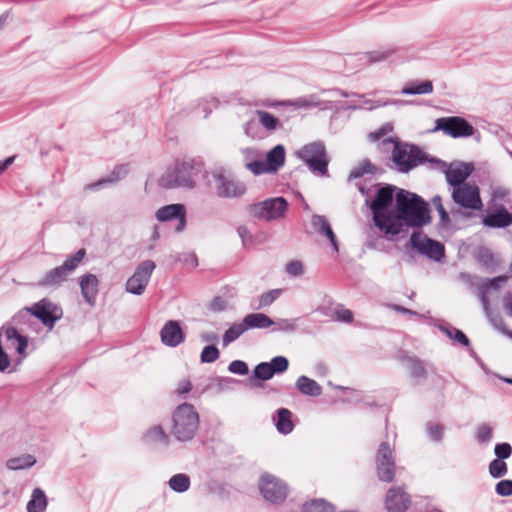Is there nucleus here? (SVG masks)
<instances>
[{
	"instance_id": "5",
	"label": "nucleus",
	"mask_w": 512,
	"mask_h": 512,
	"mask_svg": "<svg viewBox=\"0 0 512 512\" xmlns=\"http://www.w3.org/2000/svg\"><path fill=\"white\" fill-rule=\"evenodd\" d=\"M395 188L387 185L380 187L377 191L375 199L371 202L370 208L373 213L375 225L386 234L398 235L399 230L396 228V220H393V214H387L385 211L392 204L394 199Z\"/></svg>"
},
{
	"instance_id": "3",
	"label": "nucleus",
	"mask_w": 512,
	"mask_h": 512,
	"mask_svg": "<svg viewBox=\"0 0 512 512\" xmlns=\"http://www.w3.org/2000/svg\"><path fill=\"white\" fill-rule=\"evenodd\" d=\"M389 144L393 145L390 167L399 173H409L426 162L427 154L417 145L400 142L391 136L383 141L384 146Z\"/></svg>"
},
{
	"instance_id": "53",
	"label": "nucleus",
	"mask_w": 512,
	"mask_h": 512,
	"mask_svg": "<svg viewBox=\"0 0 512 512\" xmlns=\"http://www.w3.org/2000/svg\"><path fill=\"white\" fill-rule=\"evenodd\" d=\"M228 371L232 374L244 376L249 373V366L243 360H233L228 365Z\"/></svg>"
},
{
	"instance_id": "42",
	"label": "nucleus",
	"mask_w": 512,
	"mask_h": 512,
	"mask_svg": "<svg viewBox=\"0 0 512 512\" xmlns=\"http://www.w3.org/2000/svg\"><path fill=\"white\" fill-rule=\"evenodd\" d=\"M220 357V351L215 344L204 346L200 353L201 363L210 364L217 361Z\"/></svg>"
},
{
	"instance_id": "6",
	"label": "nucleus",
	"mask_w": 512,
	"mask_h": 512,
	"mask_svg": "<svg viewBox=\"0 0 512 512\" xmlns=\"http://www.w3.org/2000/svg\"><path fill=\"white\" fill-rule=\"evenodd\" d=\"M86 256L84 248L78 249L71 255H68L64 262L46 273L38 280L37 286L43 289L56 290L60 288L81 264Z\"/></svg>"
},
{
	"instance_id": "48",
	"label": "nucleus",
	"mask_w": 512,
	"mask_h": 512,
	"mask_svg": "<svg viewBox=\"0 0 512 512\" xmlns=\"http://www.w3.org/2000/svg\"><path fill=\"white\" fill-rule=\"evenodd\" d=\"M483 309H484L486 317L489 319V321L493 325V327L499 331L504 332L505 324H504V321H503L501 315L498 312H493L490 309V304L487 306H483Z\"/></svg>"
},
{
	"instance_id": "61",
	"label": "nucleus",
	"mask_w": 512,
	"mask_h": 512,
	"mask_svg": "<svg viewBox=\"0 0 512 512\" xmlns=\"http://www.w3.org/2000/svg\"><path fill=\"white\" fill-rule=\"evenodd\" d=\"M226 308L227 301L221 296H215L208 305V309L213 312H222Z\"/></svg>"
},
{
	"instance_id": "60",
	"label": "nucleus",
	"mask_w": 512,
	"mask_h": 512,
	"mask_svg": "<svg viewBox=\"0 0 512 512\" xmlns=\"http://www.w3.org/2000/svg\"><path fill=\"white\" fill-rule=\"evenodd\" d=\"M109 186H111V183L109 182L107 177H103L92 183L86 184L83 189L84 191H100Z\"/></svg>"
},
{
	"instance_id": "24",
	"label": "nucleus",
	"mask_w": 512,
	"mask_h": 512,
	"mask_svg": "<svg viewBox=\"0 0 512 512\" xmlns=\"http://www.w3.org/2000/svg\"><path fill=\"white\" fill-rule=\"evenodd\" d=\"M509 277L507 275H502L494 278H487L483 280V282L479 286V298L482 306L489 305L490 301L488 298V294L491 290L498 291L502 285L506 284Z\"/></svg>"
},
{
	"instance_id": "34",
	"label": "nucleus",
	"mask_w": 512,
	"mask_h": 512,
	"mask_svg": "<svg viewBox=\"0 0 512 512\" xmlns=\"http://www.w3.org/2000/svg\"><path fill=\"white\" fill-rule=\"evenodd\" d=\"M169 488L176 493H185L190 489L191 478L186 473H177L167 482Z\"/></svg>"
},
{
	"instance_id": "17",
	"label": "nucleus",
	"mask_w": 512,
	"mask_h": 512,
	"mask_svg": "<svg viewBox=\"0 0 512 512\" xmlns=\"http://www.w3.org/2000/svg\"><path fill=\"white\" fill-rule=\"evenodd\" d=\"M296 155L314 174L320 175V141L304 145Z\"/></svg>"
},
{
	"instance_id": "32",
	"label": "nucleus",
	"mask_w": 512,
	"mask_h": 512,
	"mask_svg": "<svg viewBox=\"0 0 512 512\" xmlns=\"http://www.w3.org/2000/svg\"><path fill=\"white\" fill-rule=\"evenodd\" d=\"M433 92V83L430 80L411 81L404 85L401 90L405 95H426Z\"/></svg>"
},
{
	"instance_id": "30",
	"label": "nucleus",
	"mask_w": 512,
	"mask_h": 512,
	"mask_svg": "<svg viewBox=\"0 0 512 512\" xmlns=\"http://www.w3.org/2000/svg\"><path fill=\"white\" fill-rule=\"evenodd\" d=\"M295 388L304 396L316 397L320 395V384L305 375L297 378Z\"/></svg>"
},
{
	"instance_id": "56",
	"label": "nucleus",
	"mask_w": 512,
	"mask_h": 512,
	"mask_svg": "<svg viewBox=\"0 0 512 512\" xmlns=\"http://www.w3.org/2000/svg\"><path fill=\"white\" fill-rule=\"evenodd\" d=\"M494 453L496 455V459L505 460L510 458L512 455V447L509 443H498L495 445Z\"/></svg>"
},
{
	"instance_id": "38",
	"label": "nucleus",
	"mask_w": 512,
	"mask_h": 512,
	"mask_svg": "<svg viewBox=\"0 0 512 512\" xmlns=\"http://www.w3.org/2000/svg\"><path fill=\"white\" fill-rule=\"evenodd\" d=\"M334 395L337 397V401L341 402H354L357 401L360 397L357 391L351 390L349 388H345L342 386H336L333 388ZM328 397V395H326ZM330 401L334 402L336 399H333L332 396H329Z\"/></svg>"
},
{
	"instance_id": "9",
	"label": "nucleus",
	"mask_w": 512,
	"mask_h": 512,
	"mask_svg": "<svg viewBox=\"0 0 512 512\" xmlns=\"http://www.w3.org/2000/svg\"><path fill=\"white\" fill-rule=\"evenodd\" d=\"M32 314L48 329H53L55 324L63 317V310L60 305L52 302L48 298L32 304Z\"/></svg>"
},
{
	"instance_id": "18",
	"label": "nucleus",
	"mask_w": 512,
	"mask_h": 512,
	"mask_svg": "<svg viewBox=\"0 0 512 512\" xmlns=\"http://www.w3.org/2000/svg\"><path fill=\"white\" fill-rule=\"evenodd\" d=\"M397 52L398 48L394 46H387L376 50L359 53L355 57L361 67H367L373 64L384 62Z\"/></svg>"
},
{
	"instance_id": "16",
	"label": "nucleus",
	"mask_w": 512,
	"mask_h": 512,
	"mask_svg": "<svg viewBox=\"0 0 512 512\" xmlns=\"http://www.w3.org/2000/svg\"><path fill=\"white\" fill-rule=\"evenodd\" d=\"M161 342L171 348L185 342L186 334L178 320H168L160 330Z\"/></svg>"
},
{
	"instance_id": "44",
	"label": "nucleus",
	"mask_w": 512,
	"mask_h": 512,
	"mask_svg": "<svg viewBox=\"0 0 512 512\" xmlns=\"http://www.w3.org/2000/svg\"><path fill=\"white\" fill-rule=\"evenodd\" d=\"M489 474L492 478L498 479L505 476L508 472L507 464L504 460L494 459L489 463Z\"/></svg>"
},
{
	"instance_id": "7",
	"label": "nucleus",
	"mask_w": 512,
	"mask_h": 512,
	"mask_svg": "<svg viewBox=\"0 0 512 512\" xmlns=\"http://www.w3.org/2000/svg\"><path fill=\"white\" fill-rule=\"evenodd\" d=\"M287 208V200L280 196L250 205L249 213L257 219L272 221L283 217Z\"/></svg>"
},
{
	"instance_id": "27",
	"label": "nucleus",
	"mask_w": 512,
	"mask_h": 512,
	"mask_svg": "<svg viewBox=\"0 0 512 512\" xmlns=\"http://www.w3.org/2000/svg\"><path fill=\"white\" fill-rule=\"evenodd\" d=\"M401 362L413 379L422 380L426 377L425 365L419 358L403 354L401 356Z\"/></svg>"
},
{
	"instance_id": "64",
	"label": "nucleus",
	"mask_w": 512,
	"mask_h": 512,
	"mask_svg": "<svg viewBox=\"0 0 512 512\" xmlns=\"http://www.w3.org/2000/svg\"><path fill=\"white\" fill-rule=\"evenodd\" d=\"M425 163H428L429 167L431 169L439 170V171H442V172H444V170L448 166V164L445 161H443L441 159H438L436 157L429 156L428 154H427V159H426Z\"/></svg>"
},
{
	"instance_id": "50",
	"label": "nucleus",
	"mask_w": 512,
	"mask_h": 512,
	"mask_svg": "<svg viewBox=\"0 0 512 512\" xmlns=\"http://www.w3.org/2000/svg\"><path fill=\"white\" fill-rule=\"evenodd\" d=\"M247 168L254 175H262V174H273L269 166L266 164V160H254L247 164Z\"/></svg>"
},
{
	"instance_id": "10",
	"label": "nucleus",
	"mask_w": 512,
	"mask_h": 512,
	"mask_svg": "<svg viewBox=\"0 0 512 512\" xmlns=\"http://www.w3.org/2000/svg\"><path fill=\"white\" fill-rule=\"evenodd\" d=\"M155 268L156 264L152 260L142 261L126 281V291L136 296L142 295Z\"/></svg>"
},
{
	"instance_id": "43",
	"label": "nucleus",
	"mask_w": 512,
	"mask_h": 512,
	"mask_svg": "<svg viewBox=\"0 0 512 512\" xmlns=\"http://www.w3.org/2000/svg\"><path fill=\"white\" fill-rule=\"evenodd\" d=\"M440 330L444 332L449 338L460 343L462 346H469L470 342L468 337L459 329L454 327L441 326Z\"/></svg>"
},
{
	"instance_id": "37",
	"label": "nucleus",
	"mask_w": 512,
	"mask_h": 512,
	"mask_svg": "<svg viewBox=\"0 0 512 512\" xmlns=\"http://www.w3.org/2000/svg\"><path fill=\"white\" fill-rule=\"evenodd\" d=\"M247 330L243 320L241 322L233 323L223 334L222 344L224 347L228 346L235 340H237Z\"/></svg>"
},
{
	"instance_id": "58",
	"label": "nucleus",
	"mask_w": 512,
	"mask_h": 512,
	"mask_svg": "<svg viewBox=\"0 0 512 512\" xmlns=\"http://www.w3.org/2000/svg\"><path fill=\"white\" fill-rule=\"evenodd\" d=\"M495 492L502 497H507L512 495V480L505 479L499 481L495 486Z\"/></svg>"
},
{
	"instance_id": "25",
	"label": "nucleus",
	"mask_w": 512,
	"mask_h": 512,
	"mask_svg": "<svg viewBox=\"0 0 512 512\" xmlns=\"http://www.w3.org/2000/svg\"><path fill=\"white\" fill-rule=\"evenodd\" d=\"M186 213V207L182 203H173L162 206L156 211V219L159 222H168L171 220H177L183 214Z\"/></svg>"
},
{
	"instance_id": "59",
	"label": "nucleus",
	"mask_w": 512,
	"mask_h": 512,
	"mask_svg": "<svg viewBox=\"0 0 512 512\" xmlns=\"http://www.w3.org/2000/svg\"><path fill=\"white\" fill-rule=\"evenodd\" d=\"M285 271L289 276H292V277L300 276L303 273L302 262L299 260H292V261L288 262L286 265Z\"/></svg>"
},
{
	"instance_id": "35",
	"label": "nucleus",
	"mask_w": 512,
	"mask_h": 512,
	"mask_svg": "<svg viewBox=\"0 0 512 512\" xmlns=\"http://www.w3.org/2000/svg\"><path fill=\"white\" fill-rule=\"evenodd\" d=\"M36 464V458L31 454H23L18 457L10 458L6 466L9 470L18 471L33 467Z\"/></svg>"
},
{
	"instance_id": "41",
	"label": "nucleus",
	"mask_w": 512,
	"mask_h": 512,
	"mask_svg": "<svg viewBox=\"0 0 512 512\" xmlns=\"http://www.w3.org/2000/svg\"><path fill=\"white\" fill-rule=\"evenodd\" d=\"M266 362L273 371L274 376L285 373L289 368V359L286 356L278 355Z\"/></svg>"
},
{
	"instance_id": "33",
	"label": "nucleus",
	"mask_w": 512,
	"mask_h": 512,
	"mask_svg": "<svg viewBox=\"0 0 512 512\" xmlns=\"http://www.w3.org/2000/svg\"><path fill=\"white\" fill-rule=\"evenodd\" d=\"M143 442L148 445L152 444H169V436L161 425H155L148 429L143 435Z\"/></svg>"
},
{
	"instance_id": "11",
	"label": "nucleus",
	"mask_w": 512,
	"mask_h": 512,
	"mask_svg": "<svg viewBox=\"0 0 512 512\" xmlns=\"http://www.w3.org/2000/svg\"><path fill=\"white\" fill-rule=\"evenodd\" d=\"M212 178L215 183L216 194L220 198H239L246 192V187L243 183L234 180L222 170L213 171Z\"/></svg>"
},
{
	"instance_id": "45",
	"label": "nucleus",
	"mask_w": 512,
	"mask_h": 512,
	"mask_svg": "<svg viewBox=\"0 0 512 512\" xmlns=\"http://www.w3.org/2000/svg\"><path fill=\"white\" fill-rule=\"evenodd\" d=\"M34 318L32 314V305L29 307H24L20 309L13 317L12 322L15 325H26L29 324Z\"/></svg>"
},
{
	"instance_id": "19",
	"label": "nucleus",
	"mask_w": 512,
	"mask_h": 512,
	"mask_svg": "<svg viewBox=\"0 0 512 512\" xmlns=\"http://www.w3.org/2000/svg\"><path fill=\"white\" fill-rule=\"evenodd\" d=\"M409 495L400 487H393L388 490L385 507L387 512H405L410 506Z\"/></svg>"
},
{
	"instance_id": "23",
	"label": "nucleus",
	"mask_w": 512,
	"mask_h": 512,
	"mask_svg": "<svg viewBox=\"0 0 512 512\" xmlns=\"http://www.w3.org/2000/svg\"><path fill=\"white\" fill-rule=\"evenodd\" d=\"M443 173L445 174L447 183L453 189L467 184L466 179L469 177L471 169L468 165H460L456 168H451L448 165Z\"/></svg>"
},
{
	"instance_id": "62",
	"label": "nucleus",
	"mask_w": 512,
	"mask_h": 512,
	"mask_svg": "<svg viewBox=\"0 0 512 512\" xmlns=\"http://www.w3.org/2000/svg\"><path fill=\"white\" fill-rule=\"evenodd\" d=\"M429 437L434 441H441L443 436V427L439 424L430 423L427 427Z\"/></svg>"
},
{
	"instance_id": "26",
	"label": "nucleus",
	"mask_w": 512,
	"mask_h": 512,
	"mask_svg": "<svg viewBox=\"0 0 512 512\" xmlns=\"http://www.w3.org/2000/svg\"><path fill=\"white\" fill-rule=\"evenodd\" d=\"M274 377L273 371L266 361L258 363L252 370L249 377L250 386L253 388L262 387V383Z\"/></svg>"
},
{
	"instance_id": "15",
	"label": "nucleus",
	"mask_w": 512,
	"mask_h": 512,
	"mask_svg": "<svg viewBox=\"0 0 512 512\" xmlns=\"http://www.w3.org/2000/svg\"><path fill=\"white\" fill-rule=\"evenodd\" d=\"M488 211L482 217V224L488 228H506L512 225V213H510L503 203H495L490 205Z\"/></svg>"
},
{
	"instance_id": "47",
	"label": "nucleus",
	"mask_w": 512,
	"mask_h": 512,
	"mask_svg": "<svg viewBox=\"0 0 512 512\" xmlns=\"http://www.w3.org/2000/svg\"><path fill=\"white\" fill-rule=\"evenodd\" d=\"M272 332L292 333L296 330V324L293 319H278L271 326Z\"/></svg>"
},
{
	"instance_id": "29",
	"label": "nucleus",
	"mask_w": 512,
	"mask_h": 512,
	"mask_svg": "<svg viewBox=\"0 0 512 512\" xmlns=\"http://www.w3.org/2000/svg\"><path fill=\"white\" fill-rule=\"evenodd\" d=\"M242 320L247 330L266 329L274 324V320L264 313H250L247 314Z\"/></svg>"
},
{
	"instance_id": "14",
	"label": "nucleus",
	"mask_w": 512,
	"mask_h": 512,
	"mask_svg": "<svg viewBox=\"0 0 512 512\" xmlns=\"http://www.w3.org/2000/svg\"><path fill=\"white\" fill-rule=\"evenodd\" d=\"M410 243L422 255L434 261H441L445 255L444 246L435 240H432L420 233H413Z\"/></svg>"
},
{
	"instance_id": "52",
	"label": "nucleus",
	"mask_w": 512,
	"mask_h": 512,
	"mask_svg": "<svg viewBox=\"0 0 512 512\" xmlns=\"http://www.w3.org/2000/svg\"><path fill=\"white\" fill-rule=\"evenodd\" d=\"M393 131V125L391 123H386L379 129L369 134V139L371 141H381L383 145V141L386 135L390 134Z\"/></svg>"
},
{
	"instance_id": "57",
	"label": "nucleus",
	"mask_w": 512,
	"mask_h": 512,
	"mask_svg": "<svg viewBox=\"0 0 512 512\" xmlns=\"http://www.w3.org/2000/svg\"><path fill=\"white\" fill-rule=\"evenodd\" d=\"M432 204L434 205L435 209L439 213L440 220L442 223L447 224L450 221L449 214L445 210L443 204H442V198L439 195H436L432 198Z\"/></svg>"
},
{
	"instance_id": "54",
	"label": "nucleus",
	"mask_w": 512,
	"mask_h": 512,
	"mask_svg": "<svg viewBox=\"0 0 512 512\" xmlns=\"http://www.w3.org/2000/svg\"><path fill=\"white\" fill-rule=\"evenodd\" d=\"M492 428L487 424H481L476 429V438L479 443H488L492 439Z\"/></svg>"
},
{
	"instance_id": "39",
	"label": "nucleus",
	"mask_w": 512,
	"mask_h": 512,
	"mask_svg": "<svg viewBox=\"0 0 512 512\" xmlns=\"http://www.w3.org/2000/svg\"><path fill=\"white\" fill-rule=\"evenodd\" d=\"M376 464L378 478L383 482H392L395 477V461L380 462Z\"/></svg>"
},
{
	"instance_id": "31",
	"label": "nucleus",
	"mask_w": 512,
	"mask_h": 512,
	"mask_svg": "<svg viewBox=\"0 0 512 512\" xmlns=\"http://www.w3.org/2000/svg\"><path fill=\"white\" fill-rule=\"evenodd\" d=\"M48 505L47 496L41 488L32 491L31 498L27 503V512H45Z\"/></svg>"
},
{
	"instance_id": "46",
	"label": "nucleus",
	"mask_w": 512,
	"mask_h": 512,
	"mask_svg": "<svg viewBox=\"0 0 512 512\" xmlns=\"http://www.w3.org/2000/svg\"><path fill=\"white\" fill-rule=\"evenodd\" d=\"M281 289H272L264 292L259 297V303L256 309H262L270 306L281 294Z\"/></svg>"
},
{
	"instance_id": "55",
	"label": "nucleus",
	"mask_w": 512,
	"mask_h": 512,
	"mask_svg": "<svg viewBox=\"0 0 512 512\" xmlns=\"http://www.w3.org/2000/svg\"><path fill=\"white\" fill-rule=\"evenodd\" d=\"M128 173V168L126 165H117L114 167L113 171L107 176V179L111 183V185L116 184L121 179H123Z\"/></svg>"
},
{
	"instance_id": "1",
	"label": "nucleus",
	"mask_w": 512,
	"mask_h": 512,
	"mask_svg": "<svg viewBox=\"0 0 512 512\" xmlns=\"http://www.w3.org/2000/svg\"><path fill=\"white\" fill-rule=\"evenodd\" d=\"M396 214L392 219L396 220L399 233L404 224L411 227H422L431 220L427 202L415 193L404 189H398L395 194Z\"/></svg>"
},
{
	"instance_id": "63",
	"label": "nucleus",
	"mask_w": 512,
	"mask_h": 512,
	"mask_svg": "<svg viewBox=\"0 0 512 512\" xmlns=\"http://www.w3.org/2000/svg\"><path fill=\"white\" fill-rule=\"evenodd\" d=\"M509 192L505 188H495L492 193V199L490 205H494L495 203H503L506 201Z\"/></svg>"
},
{
	"instance_id": "13",
	"label": "nucleus",
	"mask_w": 512,
	"mask_h": 512,
	"mask_svg": "<svg viewBox=\"0 0 512 512\" xmlns=\"http://www.w3.org/2000/svg\"><path fill=\"white\" fill-rule=\"evenodd\" d=\"M436 129L442 130L445 134L453 138L469 137L474 133L473 126L468 121L458 116L437 119Z\"/></svg>"
},
{
	"instance_id": "12",
	"label": "nucleus",
	"mask_w": 512,
	"mask_h": 512,
	"mask_svg": "<svg viewBox=\"0 0 512 512\" xmlns=\"http://www.w3.org/2000/svg\"><path fill=\"white\" fill-rule=\"evenodd\" d=\"M451 196L454 203L462 208L479 210L483 206L479 188L474 184L467 183L453 188Z\"/></svg>"
},
{
	"instance_id": "21",
	"label": "nucleus",
	"mask_w": 512,
	"mask_h": 512,
	"mask_svg": "<svg viewBox=\"0 0 512 512\" xmlns=\"http://www.w3.org/2000/svg\"><path fill=\"white\" fill-rule=\"evenodd\" d=\"M1 330L5 334L6 341L10 343V346L15 349L16 353L22 358L27 357L28 337L21 334L15 326L3 325Z\"/></svg>"
},
{
	"instance_id": "36",
	"label": "nucleus",
	"mask_w": 512,
	"mask_h": 512,
	"mask_svg": "<svg viewBox=\"0 0 512 512\" xmlns=\"http://www.w3.org/2000/svg\"><path fill=\"white\" fill-rule=\"evenodd\" d=\"M256 115L260 125L268 132H273L282 126L280 120L272 113L265 110H257Z\"/></svg>"
},
{
	"instance_id": "51",
	"label": "nucleus",
	"mask_w": 512,
	"mask_h": 512,
	"mask_svg": "<svg viewBox=\"0 0 512 512\" xmlns=\"http://www.w3.org/2000/svg\"><path fill=\"white\" fill-rule=\"evenodd\" d=\"M322 235H325L328 238L329 242L332 245L334 252L338 253L339 246H338V241L336 239V236H335L329 222L326 219H324L323 217H322Z\"/></svg>"
},
{
	"instance_id": "28",
	"label": "nucleus",
	"mask_w": 512,
	"mask_h": 512,
	"mask_svg": "<svg viewBox=\"0 0 512 512\" xmlns=\"http://www.w3.org/2000/svg\"><path fill=\"white\" fill-rule=\"evenodd\" d=\"M286 150L282 144H277L265 156L266 164L273 173H276L285 164Z\"/></svg>"
},
{
	"instance_id": "20",
	"label": "nucleus",
	"mask_w": 512,
	"mask_h": 512,
	"mask_svg": "<svg viewBox=\"0 0 512 512\" xmlns=\"http://www.w3.org/2000/svg\"><path fill=\"white\" fill-rule=\"evenodd\" d=\"M79 286L84 301L91 307L96 303L99 292V279L95 274L86 273L79 279Z\"/></svg>"
},
{
	"instance_id": "4",
	"label": "nucleus",
	"mask_w": 512,
	"mask_h": 512,
	"mask_svg": "<svg viewBox=\"0 0 512 512\" xmlns=\"http://www.w3.org/2000/svg\"><path fill=\"white\" fill-rule=\"evenodd\" d=\"M171 434L179 442H187L194 438L199 429V414L190 403L178 405L172 414Z\"/></svg>"
},
{
	"instance_id": "2",
	"label": "nucleus",
	"mask_w": 512,
	"mask_h": 512,
	"mask_svg": "<svg viewBox=\"0 0 512 512\" xmlns=\"http://www.w3.org/2000/svg\"><path fill=\"white\" fill-rule=\"evenodd\" d=\"M204 170V162L200 157L176 160L173 167L159 178V186L164 189L185 188L193 189L196 186L194 177Z\"/></svg>"
},
{
	"instance_id": "49",
	"label": "nucleus",
	"mask_w": 512,
	"mask_h": 512,
	"mask_svg": "<svg viewBox=\"0 0 512 512\" xmlns=\"http://www.w3.org/2000/svg\"><path fill=\"white\" fill-rule=\"evenodd\" d=\"M395 461L393 457V450L388 442H382L378 448L376 463Z\"/></svg>"
},
{
	"instance_id": "22",
	"label": "nucleus",
	"mask_w": 512,
	"mask_h": 512,
	"mask_svg": "<svg viewBox=\"0 0 512 512\" xmlns=\"http://www.w3.org/2000/svg\"><path fill=\"white\" fill-rule=\"evenodd\" d=\"M292 412L288 408H278L272 416L276 430L283 435H288L294 430Z\"/></svg>"
},
{
	"instance_id": "40",
	"label": "nucleus",
	"mask_w": 512,
	"mask_h": 512,
	"mask_svg": "<svg viewBox=\"0 0 512 512\" xmlns=\"http://www.w3.org/2000/svg\"><path fill=\"white\" fill-rule=\"evenodd\" d=\"M377 172V167L371 163L369 159H363L357 166H355L350 174V179H357L362 177L365 174H375Z\"/></svg>"
},
{
	"instance_id": "8",
	"label": "nucleus",
	"mask_w": 512,
	"mask_h": 512,
	"mask_svg": "<svg viewBox=\"0 0 512 512\" xmlns=\"http://www.w3.org/2000/svg\"><path fill=\"white\" fill-rule=\"evenodd\" d=\"M259 490L263 498L272 504H282L288 496V485L276 476L264 473L259 480Z\"/></svg>"
}]
</instances>
